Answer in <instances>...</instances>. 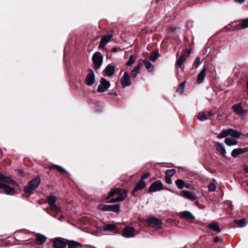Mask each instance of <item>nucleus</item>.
<instances>
[{"instance_id": "f257e3e1", "label": "nucleus", "mask_w": 248, "mask_h": 248, "mask_svg": "<svg viewBox=\"0 0 248 248\" xmlns=\"http://www.w3.org/2000/svg\"><path fill=\"white\" fill-rule=\"evenodd\" d=\"M10 183L13 186H18V184L9 176L0 173V188L3 189L4 193L7 195H14L15 190L7 185Z\"/></svg>"}, {"instance_id": "f03ea898", "label": "nucleus", "mask_w": 248, "mask_h": 248, "mask_svg": "<svg viewBox=\"0 0 248 248\" xmlns=\"http://www.w3.org/2000/svg\"><path fill=\"white\" fill-rule=\"evenodd\" d=\"M40 183V179L39 178H34L29 183L28 185L24 188V190L26 193H32Z\"/></svg>"}, {"instance_id": "7ed1b4c3", "label": "nucleus", "mask_w": 248, "mask_h": 248, "mask_svg": "<svg viewBox=\"0 0 248 248\" xmlns=\"http://www.w3.org/2000/svg\"><path fill=\"white\" fill-rule=\"evenodd\" d=\"M92 59L93 62V68L95 70L99 69L103 63V56L100 52H97L93 54Z\"/></svg>"}, {"instance_id": "20e7f679", "label": "nucleus", "mask_w": 248, "mask_h": 248, "mask_svg": "<svg viewBox=\"0 0 248 248\" xmlns=\"http://www.w3.org/2000/svg\"><path fill=\"white\" fill-rule=\"evenodd\" d=\"M149 225L155 229H160L162 226V221L155 217H148L146 219Z\"/></svg>"}, {"instance_id": "39448f33", "label": "nucleus", "mask_w": 248, "mask_h": 248, "mask_svg": "<svg viewBox=\"0 0 248 248\" xmlns=\"http://www.w3.org/2000/svg\"><path fill=\"white\" fill-rule=\"evenodd\" d=\"M110 83L109 81L105 78H102L100 80V84L97 91L98 93L106 92L110 87Z\"/></svg>"}, {"instance_id": "423d86ee", "label": "nucleus", "mask_w": 248, "mask_h": 248, "mask_svg": "<svg viewBox=\"0 0 248 248\" xmlns=\"http://www.w3.org/2000/svg\"><path fill=\"white\" fill-rule=\"evenodd\" d=\"M100 210L105 211H113L117 212L119 211L120 207L118 204L108 205L100 204L98 206Z\"/></svg>"}, {"instance_id": "0eeeda50", "label": "nucleus", "mask_w": 248, "mask_h": 248, "mask_svg": "<svg viewBox=\"0 0 248 248\" xmlns=\"http://www.w3.org/2000/svg\"><path fill=\"white\" fill-rule=\"evenodd\" d=\"M95 82V74L92 69H90L88 70V74L86 77L85 83L88 86H92Z\"/></svg>"}, {"instance_id": "6e6552de", "label": "nucleus", "mask_w": 248, "mask_h": 248, "mask_svg": "<svg viewBox=\"0 0 248 248\" xmlns=\"http://www.w3.org/2000/svg\"><path fill=\"white\" fill-rule=\"evenodd\" d=\"M53 245L54 248H64L67 243L64 239L58 237L53 240Z\"/></svg>"}, {"instance_id": "1a4fd4ad", "label": "nucleus", "mask_w": 248, "mask_h": 248, "mask_svg": "<svg viewBox=\"0 0 248 248\" xmlns=\"http://www.w3.org/2000/svg\"><path fill=\"white\" fill-rule=\"evenodd\" d=\"M232 108L233 111L239 116H244L247 113V110L243 108L241 103L235 104Z\"/></svg>"}, {"instance_id": "9d476101", "label": "nucleus", "mask_w": 248, "mask_h": 248, "mask_svg": "<svg viewBox=\"0 0 248 248\" xmlns=\"http://www.w3.org/2000/svg\"><path fill=\"white\" fill-rule=\"evenodd\" d=\"M163 189V186L160 181H156L154 182L149 187V191L155 192L161 190Z\"/></svg>"}, {"instance_id": "9b49d317", "label": "nucleus", "mask_w": 248, "mask_h": 248, "mask_svg": "<svg viewBox=\"0 0 248 248\" xmlns=\"http://www.w3.org/2000/svg\"><path fill=\"white\" fill-rule=\"evenodd\" d=\"M121 83L124 88L129 86L131 84V82L128 72L124 73V76L121 80Z\"/></svg>"}, {"instance_id": "f8f14e48", "label": "nucleus", "mask_w": 248, "mask_h": 248, "mask_svg": "<svg viewBox=\"0 0 248 248\" xmlns=\"http://www.w3.org/2000/svg\"><path fill=\"white\" fill-rule=\"evenodd\" d=\"M136 234L134 228L126 227L123 231V235L125 237L130 238L135 236Z\"/></svg>"}, {"instance_id": "ddd939ff", "label": "nucleus", "mask_w": 248, "mask_h": 248, "mask_svg": "<svg viewBox=\"0 0 248 248\" xmlns=\"http://www.w3.org/2000/svg\"><path fill=\"white\" fill-rule=\"evenodd\" d=\"M127 196V192L126 190H124L122 191L121 194L116 198H112L110 201V203H115L124 201Z\"/></svg>"}, {"instance_id": "4468645a", "label": "nucleus", "mask_w": 248, "mask_h": 248, "mask_svg": "<svg viewBox=\"0 0 248 248\" xmlns=\"http://www.w3.org/2000/svg\"><path fill=\"white\" fill-rule=\"evenodd\" d=\"M112 37V35H108L102 37L99 45V47L100 49H104L105 45L111 41Z\"/></svg>"}, {"instance_id": "2eb2a0df", "label": "nucleus", "mask_w": 248, "mask_h": 248, "mask_svg": "<svg viewBox=\"0 0 248 248\" xmlns=\"http://www.w3.org/2000/svg\"><path fill=\"white\" fill-rule=\"evenodd\" d=\"M180 194L183 197L188 200H194L197 199V196L192 192L182 190L180 192Z\"/></svg>"}, {"instance_id": "dca6fc26", "label": "nucleus", "mask_w": 248, "mask_h": 248, "mask_svg": "<svg viewBox=\"0 0 248 248\" xmlns=\"http://www.w3.org/2000/svg\"><path fill=\"white\" fill-rule=\"evenodd\" d=\"M145 186H146V184L144 182V181L143 180L140 179L138 182V183L136 185L135 188L133 190V191L132 192V194L133 196H134V193L136 192H137V191L140 190H142L145 187Z\"/></svg>"}, {"instance_id": "f3484780", "label": "nucleus", "mask_w": 248, "mask_h": 248, "mask_svg": "<svg viewBox=\"0 0 248 248\" xmlns=\"http://www.w3.org/2000/svg\"><path fill=\"white\" fill-rule=\"evenodd\" d=\"M115 72V68L113 65L108 64L104 70V72L108 77H111L113 75Z\"/></svg>"}, {"instance_id": "a211bd4d", "label": "nucleus", "mask_w": 248, "mask_h": 248, "mask_svg": "<svg viewBox=\"0 0 248 248\" xmlns=\"http://www.w3.org/2000/svg\"><path fill=\"white\" fill-rule=\"evenodd\" d=\"M215 147L223 156L225 155L226 151L224 145L222 143L216 142L215 143Z\"/></svg>"}, {"instance_id": "6ab92c4d", "label": "nucleus", "mask_w": 248, "mask_h": 248, "mask_svg": "<svg viewBox=\"0 0 248 248\" xmlns=\"http://www.w3.org/2000/svg\"><path fill=\"white\" fill-rule=\"evenodd\" d=\"M179 216L181 217L189 220H193L195 218L194 216L190 212L187 211L180 212Z\"/></svg>"}, {"instance_id": "aec40b11", "label": "nucleus", "mask_w": 248, "mask_h": 248, "mask_svg": "<svg viewBox=\"0 0 248 248\" xmlns=\"http://www.w3.org/2000/svg\"><path fill=\"white\" fill-rule=\"evenodd\" d=\"M227 132L228 136H230L233 138H238L242 135L241 133L232 128L227 129Z\"/></svg>"}, {"instance_id": "412c9836", "label": "nucleus", "mask_w": 248, "mask_h": 248, "mask_svg": "<svg viewBox=\"0 0 248 248\" xmlns=\"http://www.w3.org/2000/svg\"><path fill=\"white\" fill-rule=\"evenodd\" d=\"M46 239L47 238L45 235L40 233H37L36 234L35 241L37 245H42L46 241Z\"/></svg>"}, {"instance_id": "4be33fe9", "label": "nucleus", "mask_w": 248, "mask_h": 248, "mask_svg": "<svg viewBox=\"0 0 248 248\" xmlns=\"http://www.w3.org/2000/svg\"><path fill=\"white\" fill-rule=\"evenodd\" d=\"M205 74L206 69L203 68L197 76L196 81L198 84H201L203 82L205 77Z\"/></svg>"}, {"instance_id": "5701e85b", "label": "nucleus", "mask_w": 248, "mask_h": 248, "mask_svg": "<svg viewBox=\"0 0 248 248\" xmlns=\"http://www.w3.org/2000/svg\"><path fill=\"white\" fill-rule=\"evenodd\" d=\"M247 151V149L246 148H238L232 150L231 155L232 157H236L239 155L244 153Z\"/></svg>"}, {"instance_id": "b1692460", "label": "nucleus", "mask_w": 248, "mask_h": 248, "mask_svg": "<svg viewBox=\"0 0 248 248\" xmlns=\"http://www.w3.org/2000/svg\"><path fill=\"white\" fill-rule=\"evenodd\" d=\"M142 64L139 63L131 71V76L132 78H135L137 74L139 73Z\"/></svg>"}, {"instance_id": "393cba45", "label": "nucleus", "mask_w": 248, "mask_h": 248, "mask_svg": "<svg viewBox=\"0 0 248 248\" xmlns=\"http://www.w3.org/2000/svg\"><path fill=\"white\" fill-rule=\"evenodd\" d=\"M208 227L214 231L219 232L221 231L218 224L216 222H213L208 225Z\"/></svg>"}, {"instance_id": "a878e982", "label": "nucleus", "mask_w": 248, "mask_h": 248, "mask_svg": "<svg viewBox=\"0 0 248 248\" xmlns=\"http://www.w3.org/2000/svg\"><path fill=\"white\" fill-rule=\"evenodd\" d=\"M225 143L228 146H231L236 145L237 143V141L233 139L230 138H226L225 139Z\"/></svg>"}, {"instance_id": "bb28decb", "label": "nucleus", "mask_w": 248, "mask_h": 248, "mask_svg": "<svg viewBox=\"0 0 248 248\" xmlns=\"http://www.w3.org/2000/svg\"><path fill=\"white\" fill-rule=\"evenodd\" d=\"M67 243L69 248H78L81 247V245L80 243L75 241L71 240Z\"/></svg>"}, {"instance_id": "cd10ccee", "label": "nucleus", "mask_w": 248, "mask_h": 248, "mask_svg": "<svg viewBox=\"0 0 248 248\" xmlns=\"http://www.w3.org/2000/svg\"><path fill=\"white\" fill-rule=\"evenodd\" d=\"M122 192L121 191V189L119 188H115L113 189H112L108 194V197L107 199H108L109 197L113 196L115 194H121V193Z\"/></svg>"}, {"instance_id": "c85d7f7f", "label": "nucleus", "mask_w": 248, "mask_h": 248, "mask_svg": "<svg viewBox=\"0 0 248 248\" xmlns=\"http://www.w3.org/2000/svg\"><path fill=\"white\" fill-rule=\"evenodd\" d=\"M47 202L49 206L55 204L57 198L56 196L50 195L47 197Z\"/></svg>"}, {"instance_id": "c756f323", "label": "nucleus", "mask_w": 248, "mask_h": 248, "mask_svg": "<svg viewBox=\"0 0 248 248\" xmlns=\"http://www.w3.org/2000/svg\"><path fill=\"white\" fill-rule=\"evenodd\" d=\"M233 222L240 227H243L246 225V220L244 218L235 220Z\"/></svg>"}, {"instance_id": "7c9ffc66", "label": "nucleus", "mask_w": 248, "mask_h": 248, "mask_svg": "<svg viewBox=\"0 0 248 248\" xmlns=\"http://www.w3.org/2000/svg\"><path fill=\"white\" fill-rule=\"evenodd\" d=\"M103 229L106 231H110L114 230L116 229V226L113 224H109L104 225Z\"/></svg>"}, {"instance_id": "2f4dec72", "label": "nucleus", "mask_w": 248, "mask_h": 248, "mask_svg": "<svg viewBox=\"0 0 248 248\" xmlns=\"http://www.w3.org/2000/svg\"><path fill=\"white\" fill-rule=\"evenodd\" d=\"M232 27L236 30H239L242 28V25L240 22V20L233 22L232 23Z\"/></svg>"}, {"instance_id": "473e14b6", "label": "nucleus", "mask_w": 248, "mask_h": 248, "mask_svg": "<svg viewBox=\"0 0 248 248\" xmlns=\"http://www.w3.org/2000/svg\"><path fill=\"white\" fill-rule=\"evenodd\" d=\"M175 185H176V186H177V187L179 189H183L185 185V182H184L183 180H181V179H178L175 182Z\"/></svg>"}, {"instance_id": "72a5a7b5", "label": "nucleus", "mask_w": 248, "mask_h": 248, "mask_svg": "<svg viewBox=\"0 0 248 248\" xmlns=\"http://www.w3.org/2000/svg\"><path fill=\"white\" fill-rule=\"evenodd\" d=\"M144 64L146 68L149 71H152L153 70V66L152 63L147 60L144 61Z\"/></svg>"}, {"instance_id": "f704fd0d", "label": "nucleus", "mask_w": 248, "mask_h": 248, "mask_svg": "<svg viewBox=\"0 0 248 248\" xmlns=\"http://www.w3.org/2000/svg\"><path fill=\"white\" fill-rule=\"evenodd\" d=\"M198 119L202 121L207 120L208 119V117L204 112H200L198 114Z\"/></svg>"}, {"instance_id": "c9c22d12", "label": "nucleus", "mask_w": 248, "mask_h": 248, "mask_svg": "<svg viewBox=\"0 0 248 248\" xmlns=\"http://www.w3.org/2000/svg\"><path fill=\"white\" fill-rule=\"evenodd\" d=\"M50 208L51 211L55 212L57 214H59L61 212V209L57 206L56 204L50 206Z\"/></svg>"}, {"instance_id": "e433bc0d", "label": "nucleus", "mask_w": 248, "mask_h": 248, "mask_svg": "<svg viewBox=\"0 0 248 248\" xmlns=\"http://www.w3.org/2000/svg\"><path fill=\"white\" fill-rule=\"evenodd\" d=\"M191 52V50L189 49H186V51L182 53L180 57H182L183 59H184L185 61L186 60L187 57L189 55Z\"/></svg>"}, {"instance_id": "4c0bfd02", "label": "nucleus", "mask_w": 248, "mask_h": 248, "mask_svg": "<svg viewBox=\"0 0 248 248\" xmlns=\"http://www.w3.org/2000/svg\"><path fill=\"white\" fill-rule=\"evenodd\" d=\"M227 136H228L227 129H226L223 130L222 132L220 133L217 136V138L219 139H221L224 138H226Z\"/></svg>"}, {"instance_id": "58836bf2", "label": "nucleus", "mask_w": 248, "mask_h": 248, "mask_svg": "<svg viewBox=\"0 0 248 248\" xmlns=\"http://www.w3.org/2000/svg\"><path fill=\"white\" fill-rule=\"evenodd\" d=\"M176 172V170L174 169L168 170L166 171V176L171 177L173 176Z\"/></svg>"}, {"instance_id": "ea45409f", "label": "nucleus", "mask_w": 248, "mask_h": 248, "mask_svg": "<svg viewBox=\"0 0 248 248\" xmlns=\"http://www.w3.org/2000/svg\"><path fill=\"white\" fill-rule=\"evenodd\" d=\"M135 62V57L133 55L129 57V60L126 62V65L128 66H131Z\"/></svg>"}, {"instance_id": "a19ab883", "label": "nucleus", "mask_w": 248, "mask_h": 248, "mask_svg": "<svg viewBox=\"0 0 248 248\" xmlns=\"http://www.w3.org/2000/svg\"><path fill=\"white\" fill-rule=\"evenodd\" d=\"M240 22L242 25V29L248 28V18L243 19H240Z\"/></svg>"}, {"instance_id": "79ce46f5", "label": "nucleus", "mask_w": 248, "mask_h": 248, "mask_svg": "<svg viewBox=\"0 0 248 248\" xmlns=\"http://www.w3.org/2000/svg\"><path fill=\"white\" fill-rule=\"evenodd\" d=\"M159 57V53L158 52H155L153 53H151L150 56V60L151 61H155Z\"/></svg>"}, {"instance_id": "37998d69", "label": "nucleus", "mask_w": 248, "mask_h": 248, "mask_svg": "<svg viewBox=\"0 0 248 248\" xmlns=\"http://www.w3.org/2000/svg\"><path fill=\"white\" fill-rule=\"evenodd\" d=\"M182 57H183V56L180 57L177 62L176 65H177V67H178V68H182V64L185 61V60L184 59H182Z\"/></svg>"}, {"instance_id": "c03bdc74", "label": "nucleus", "mask_w": 248, "mask_h": 248, "mask_svg": "<svg viewBox=\"0 0 248 248\" xmlns=\"http://www.w3.org/2000/svg\"><path fill=\"white\" fill-rule=\"evenodd\" d=\"M54 167L62 173L68 174L67 171L60 166L55 165H54Z\"/></svg>"}, {"instance_id": "a18cd8bd", "label": "nucleus", "mask_w": 248, "mask_h": 248, "mask_svg": "<svg viewBox=\"0 0 248 248\" xmlns=\"http://www.w3.org/2000/svg\"><path fill=\"white\" fill-rule=\"evenodd\" d=\"M208 190L210 192H214V191H216V186L215 184H214L213 183H210L208 186Z\"/></svg>"}, {"instance_id": "49530a36", "label": "nucleus", "mask_w": 248, "mask_h": 248, "mask_svg": "<svg viewBox=\"0 0 248 248\" xmlns=\"http://www.w3.org/2000/svg\"><path fill=\"white\" fill-rule=\"evenodd\" d=\"M201 64V59L199 57H197L195 59L194 65L195 68H198L200 64Z\"/></svg>"}, {"instance_id": "de8ad7c7", "label": "nucleus", "mask_w": 248, "mask_h": 248, "mask_svg": "<svg viewBox=\"0 0 248 248\" xmlns=\"http://www.w3.org/2000/svg\"><path fill=\"white\" fill-rule=\"evenodd\" d=\"M165 181L166 183L171 184L172 183L171 178L165 176Z\"/></svg>"}, {"instance_id": "09e8293b", "label": "nucleus", "mask_w": 248, "mask_h": 248, "mask_svg": "<svg viewBox=\"0 0 248 248\" xmlns=\"http://www.w3.org/2000/svg\"><path fill=\"white\" fill-rule=\"evenodd\" d=\"M185 83L184 82H181L179 86L178 90H180V91L183 90L185 87Z\"/></svg>"}, {"instance_id": "8fccbe9b", "label": "nucleus", "mask_w": 248, "mask_h": 248, "mask_svg": "<svg viewBox=\"0 0 248 248\" xmlns=\"http://www.w3.org/2000/svg\"><path fill=\"white\" fill-rule=\"evenodd\" d=\"M150 174L149 172L145 173L144 174H143L141 176V179L143 180L144 179H146V178H148L150 176Z\"/></svg>"}, {"instance_id": "3c124183", "label": "nucleus", "mask_w": 248, "mask_h": 248, "mask_svg": "<svg viewBox=\"0 0 248 248\" xmlns=\"http://www.w3.org/2000/svg\"><path fill=\"white\" fill-rule=\"evenodd\" d=\"M186 188H190V189H194V187L193 185L190 184H186L185 186Z\"/></svg>"}, {"instance_id": "603ef678", "label": "nucleus", "mask_w": 248, "mask_h": 248, "mask_svg": "<svg viewBox=\"0 0 248 248\" xmlns=\"http://www.w3.org/2000/svg\"><path fill=\"white\" fill-rule=\"evenodd\" d=\"M244 171L246 173H248V166H247V165H245L244 166Z\"/></svg>"}, {"instance_id": "864d4df0", "label": "nucleus", "mask_w": 248, "mask_h": 248, "mask_svg": "<svg viewBox=\"0 0 248 248\" xmlns=\"http://www.w3.org/2000/svg\"><path fill=\"white\" fill-rule=\"evenodd\" d=\"M245 0H235V1L237 3H243Z\"/></svg>"}, {"instance_id": "5fc2aeb1", "label": "nucleus", "mask_w": 248, "mask_h": 248, "mask_svg": "<svg viewBox=\"0 0 248 248\" xmlns=\"http://www.w3.org/2000/svg\"><path fill=\"white\" fill-rule=\"evenodd\" d=\"M219 241V238L218 237H216L214 239V241L215 242H218Z\"/></svg>"}, {"instance_id": "6e6d98bb", "label": "nucleus", "mask_w": 248, "mask_h": 248, "mask_svg": "<svg viewBox=\"0 0 248 248\" xmlns=\"http://www.w3.org/2000/svg\"><path fill=\"white\" fill-rule=\"evenodd\" d=\"M213 115V113L212 111H209L208 113V115L209 117H211V116H212Z\"/></svg>"}, {"instance_id": "4d7b16f0", "label": "nucleus", "mask_w": 248, "mask_h": 248, "mask_svg": "<svg viewBox=\"0 0 248 248\" xmlns=\"http://www.w3.org/2000/svg\"><path fill=\"white\" fill-rule=\"evenodd\" d=\"M112 51H113V52H116V51H117V48H113Z\"/></svg>"}, {"instance_id": "13d9d810", "label": "nucleus", "mask_w": 248, "mask_h": 248, "mask_svg": "<svg viewBox=\"0 0 248 248\" xmlns=\"http://www.w3.org/2000/svg\"><path fill=\"white\" fill-rule=\"evenodd\" d=\"M57 219H58V220H61V221L62 220L61 219V218H58Z\"/></svg>"}, {"instance_id": "bf43d9fd", "label": "nucleus", "mask_w": 248, "mask_h": 248, "mask_svg": "<svg viewBox=\"0 0 248 248\" xmlns=\"http://www.w3.org/2000/svg\"><path fill=\"white\" fill-rule=\"evenodd\" d=\"M247 135V136H248V133L247 134V135Z\"/></svg>"}]
</instances>
